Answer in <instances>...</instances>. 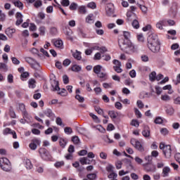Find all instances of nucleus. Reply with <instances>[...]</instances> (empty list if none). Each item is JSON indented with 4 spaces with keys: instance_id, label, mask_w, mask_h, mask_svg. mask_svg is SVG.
Returning a JSON list of instances; mask_svg holds the SVG:
<instances>
[{
    "instance_id": "obj_61",
    "label": "nucleus",
    "mask_w": 180,
    "mask_h": 180,
    "mask_svg": "<svg viewBox=\"0 0 180 180\" xmlns=\"http://www.w3.org/2000/svg\"><path fill=\"white\" fill-rule=\"evenodd\" d=\"M162 122H163V120L161 117H158L155 120V124H162Z\"/></svg>"
},
{
    "instance_id": "obj_24",
    "label": "nucleus",
    "mask_w": 180,
    "mask_h": 180,
    "mask_svg": "<svg viewBox=\"0 0 180 180\" xmlns=\"http://www.w3.org/2000/svg\"><path fill=\"white\" fill-rule=\"evenodd\" d=\"M98 78H101V79H102V81H106V79H108V73L105 72H100L98 75H97Z\"/></svg>"
},
{
    "instance_id": "obj_43",
    "label": "nucleus",
    "mask_w": 180,
    "mask_h": 180,
    "mask_svg": "<svg viewBox=\"0 0 180 180\" xmlns=\"http://www.w3.org/2000/svg\"><path fill=\"white\" fill-rule=\"evenodd\" d=\"M56 122L58 126H61L62 127H64V126H65L64 124H63V120L61 119V117H57L56 120Z\"/></svg>"
},
{
    "instance_id": "obj_46",
    "label": "nucleus",
    "mask_w": 180,
    "mask_h": 180,
    "mask_svg": "<svg viewBox=\"0 0 180 180\" xmlns=\"http://www.w3.org/2000/svg\"><path fill=\"white\" fill-rule=\"evenodd\" d=\"M87 8H89L90 9H96V4L91 1L87 4Z\"/></svg>"
},
{
    "instance_id": "obj_2",
    "label": "nucleus",
    "mask_w": 180,
    "mask_h": 180,
    "mask_svg": "<svg viewBox=\"0 0 180 180\" xmlns=\"http://www.w3.org/2000/svg\"><path fill=\"white\" fill-rule=\"evenodd\" d=\"M120 49L124 51V53H127V54H133V53H136L137 51V49L131 43V41H122L120 44H119Z\"/></svg>"
},
{
    "instance_id": "obj_1",
    "label": "nucleus",
    "mask_w": 180,
    "mask_h": 180,
    "mask_svg": "<svg viewBox=\"0 0 180 180\" xmlns=\"http://www.w3.org/2000/svg\"><path fill=\"white\" fill-rule=\"evenodd\" d=\"M147 46L152 53H159L161 49V42L158 39V35L151 34L148 37Z\"/></svg>"
},
{
    "instance_id": "obj_4",
    "label": "nucleus",
    "mask_w": 180,
    "mask_h": 180,
    "mask_svg": "<svg viewBox=\"0 0 180 180\" xmlns=\"http://www.w3.org/2000/svg\"><path fill=\"white\" fill-rule=\"evenodd\" d=\"M39 154L41 160H44V161H51V155L50 154V152L47 150V149L44 148H40L39 149Z\"/></svg>"
},
{
    "instance_id": "obj_32",
    "label": "nucleus",
    "mask_w": 180,
    "mask_h": 180,
    "mask_svg": "<svg viewBox=\"0 0 180 180\" xmlns=\"http://www.w3.org/2000/svg\"><path fill=\"white\" fill-rule=\"evenodd\" d=\"M156 77H157V73L155 72H152L150 75H149V80L151 82H154V81H155L156 79Z\"/></svg>"
},
{
    "instance_id": "obj_3",
    "label": "nucleus",
    "mask_w": 180,
    "mask_h": 180,
    "mask_svg": "<svg viewBox=\"0 0 180 180\" xmlns=\"http://www.w3.org/2000/svg\"><path fill=\"white\" fill-rule=\"evenodd\" d=\"M0 167L3 171L6 172H9L12 169V166L11 165V162L6 158H0Z\"/></svg>"
},
{
    "instance_id": "obj_38",
    "label": "nucleus",
    "mask_w": 180,
    "mask_h": 180,
    "mask_svg": "<svg viewBox=\"0 0 180 180\" xmlns=\"http://www.w3.org/2000/svg\"><path fill=\"white\" fill-rule=\"evenodd\" d=\"M64 131L65 134H68V135L72 134V128L70 127H65L64 128Z\"/></svg>"
},
{
    "instance_id": "obj_57",
    "label": "nucleus",
    "mask_w": 180,
    "mask_h": 180,
    "mask_svg": "<svg viewBox=\"0 0 180 180\" xmlns=\"http://www.w3.org/2000/svg\"><path fill=\"white\" fill-rule=\"evenodd\" d=\"M79 12L80 13H83L84 15H85V13H86V8H85L84 6H82L79 7Z\"/></svg>"
},
{
    "instance_id": "obj_35",
    "label": "nucleus",
    "mask_w": 180,
    "mask_h": 180,
    "mask_svg": "<svg viewBox=\"0 0 180 180\" xmlns=\"http://www.w3.org/2000/svg\"><path fill=\"white\" fill-rule=\"evenodd\" d=\"M39 32L40 36H46V27L44 26H41L39 27Z\"/></svg>"
},
{
    "instance_id": "obj_17",
    "label": "nucleus",
    "mask_w": 180,
    "mask_h": 180,
    "mask_svg": "<svg viewBox=\"0 0 180 180\" xmlns=\"http://www.w3.org/2000/svg\"><path fill=\"white\" fill-rule=\"evenodd\" d=\"M142 135L146 139H150V127L148 126H145L143 131Z\"/></svg>"
},
{
    "instance_id": "obj_54",
    "label": "nucleus",
    "mask_w": 180,
    "mask_h": 180,
    "mask_svg": "<svg viewBox=\"0 0 180 180\" xmlns=\"http://www.w3.org/2000/svg\"><path fill=\"white\" fill-rule=\"evenodd\" d=\"M72 141L74 143V144H79V138L77 136H73L72 138Z\"/></svg>"
},
{
    "instance_id": "obj_55",
    "label": "nucleus",
    "mask_w": 180,
    "mask_h": 180,
    "mask_svg": "<svg viewBox=\"0 0 180 180\" xmlns=\"http://www.w3.org/2000/svg\"><path fill=\"white\" fill-rule=\"evenodd\" d=\"M160 133L162 136H167L168 133H169V131L167 128H162L160 129Z\"/></svg>"
},
{
    "instance_id": "obj_5",
    "label": "nucleus",
    "mask_w": 180,
    "mask_h": 180,
    "mask_svg": "<svg viewBox=\"0 0 180 180\" xmlns=\"http://www.w3.org/2000/svg\"><path fill=\"white\" fill-rule=\"evenodd\" d=\"M160 149L162 150L163 154L166 158H171L172 154V149L169 145H165L162 143L160 144Z\"/></svg>"
},
{
    "instance_id": "obj_14",
    "label": "nucleus",
    "mask_w": 180,
    "mask_h": 180,
    "mask_svg": "<svg viewBox=\"0 0 180 180\" xmlns=\"http://www.w3.org/2000/svg\"><path fill=\"white\" fill-rule=\"evenodd\" d=\"M15 32L16 30L11 27H8L5 31L6 34H7L9 39H12V37H13V34H15Z\"/></svg>"
},
{
    "instance_id": "obj_36",
    "label": "nucleus",
    "mask_w": 180,
    "mask_h": 180,
    "mask_svg": "<svg viewBox=\"0 0 180 180\" xmlns=\"http://www.w3.org/2000/svg\"><path fill=\"white\" fill-rule=\"evenodd\" d=\"M108 115L111 119H116L117 117V112L114 110L109 111Z\"/></svg>"
},
{
    "instance_id": "obj_50",
    "label": "nucleus",
    "mask_w": 180,
    "mask_h": 180,
    "mask_svg": "<svg viewBox=\"0 0 180 180\" xmlns=\"http://www.w3.org/2000/svg\"><path fill=\"white\" fill-rule=\"evenodd\" d=\"M87 179L89 180H95L96 179V174L95 173H91L87 174Z\"/></svg>"
},
{
    "instance_id": "obj_34",
    "label": "nucleus",
    "mask_w": 180,
    "mask_h": 180,
    "mask_svg": "<svg viewBox=\"0 0 180 180\" xmlns=\"http://www.w3.org/2000/svg\"><path fill=\"white\" fill-rule=\"evenodd\" d=\"M102 70V67L100 65H97L96 66L94 67V72L96 74V75H98V74H99V72H101Z\"/></svg>"
},
{
    "instance_id": "obj_29",
    "label": "nucleus",
    "mask_w": 180,
    "mask_h": 180,
    "mask_svg": "<svg viewBox=\"0 0 180 180\" xmlns=\"http://www.w3.org/2000/svg\"><path fill=\"white\" fill-rule=\"evenodd\" d=\"M44 114L47 116V117H53L54 116V114L53 113V111H51V109H46L44 110Z\"/></svg>"
},
{
    "instance_id": "obj_51",
    "label": "nucleus",
    "mask_w": 180,
    "mask_h": 180,
    "mask_svg": "<svg viewBox=\"0 0 180 180\" xmlns=\"http://www.w3.org/2000/svg\"><path fill=\"white\" fill-rule=\"evenodd\" d=\"M54 166L56 167V168H61V167H64V161L56 162L54 164Z\"/></svg>"
},
{
    "instance_id": "obj_41",
    "label": "nucleus",
    "mask_w": 180,
    "mask_h": 180,
    "mask_svg": "<svg viewBox=\"0 0 180 180\" xmlns=\"http://www.w3.org/2000/svg\"><path fill=\"white\" fill-rule=\"evenodd\" d=\"M89 116H91L92 117L93 120H94V122H96V123H101V120H99L98 116H96L94 113H90Z\"/></svg>"
},
{
    "instance_id": "obj_31",
    "label": "nucleus",
    "mask_w": 180,
    "mask_h": 180,
    "mask_svg": "<svg viewBox=\"0 0 180 180\" xmlns=\"http://www.w3.org/2000/svg\"><path fill=\"white\" fill-rule=\"evenodd\" d=\"M79 162L82 164V165H89V164H91V162H88L87 157L81 158L79 159Z\"/></svg>"
},
{
    "instance_id": "obj_7",
    "label": "nucleus",
    "mask_w": 180,
    "mask_h": 180,
    "mask_svg": "<svg viewBox=\"0 0 180 180\" xmlns=\"http://www.w3.org/2000/svg\"><path fill=\"white\" fill-rule=\"evenodd\" d=\"M41 144V141L37 138H34L31 141V143L29 144L30 150L34 151L37 150V146Z\"/></svg>"
},
{
    "instance_id": "obj_45",
    "label": "nucleus",
    "mask_w": 180,
    "mask_h": 180,
    "mask_svg": "<svg viewBox=\"0 0 180 180\" xmlns=\"http://www.w3.org/2000/svg\"><path fill=\"white\" fill-rule=\"evenodd\" d=\"M42 5H43V2L41 1V0H37L34 4V8H40V6H41Z\"/></svg>"
},
{
    "instance_id": "obj_56",
    "label": "nucleus",
    "mask_w": 180,
    "mask_h": 180,
    "mask_svg": "<svg viewBox=\"0 0 180 180\" xmlns=\"http://www.w3.org/2000/svg\"><path fill=\"white\" fill-rule=\"evenodd\" d=\"M94 129H96V130H98V131H101V133H104L105 129H103V127L102 125H97L93 127Z\"/></svg>"
},
{
    "instance_id": "obj_13",
    "label": "nucleus",
    "mask_w": 180,
    "mask_h": 180,
    "mask_svg": "<svg viewBox=\"0 0 180 180\" xmlns=\"http://www.w3.org/2000/svg\"><path fill=\"white\" fill-rule=\"evenodd\" d=\"M3 134L4 136H6L8 134H12L13 139H17L16 132H15V131H13L9 128L4 129L3 131Z\"/></svg>"
},
{
    "instance_id": "obj_11",
    "label": "nucleus",
    "mask_w": 180,
    "mask_h": 180,
    "mask_svg": "<svg viewBox=\"0 0 180 180\" xmlns=\"http://www.w3.org/2000/svg\"><path fill=\"white\" fill-rule=\"evenodd\" d=\"M105 11H106V13H107L108 16H110L111 15H112L114 11H115V7L113 6V4H112V3L108 4L105 7Z\"/></svg>"
},
{
    "instance_id": "obj_9",
    "label": "nucleus",
    "mask_w": 180,
    "mask_h": 180,
    "mask_svg": "<svg viewBox=\"0 0 180 180\" xmlns=\"http://www.w3.org/2000/svg\"><path fill=\"white\" fill-rule=\"evenodd\" d=\"M15 18L17 19L15 25L20 26V25H22L23 22V14H22L20 12H17L15 14Z\"/></svg>"
},
{
    "instance_id": "obj_19",
    "label": "nucleus",
    "mask_w": 180,
    "mask_h": 180,
    "mask_svg": "<svg viewBox=\"0 0 180 180\" xmlns=\"http://www.w3.org/2000/svg\"><path fill=\"white\" fill-rule=\"evenodd\" d=\"M23 163L27 169H32V168H33V165L32 164V161H30V160L25 159Z\"/></svg>"
},
{
    "instance_id": "obj_47",
    "label": "nucleus",
    "mask_w": 180,
    "mask_h": 180,
    "mask_svg": "<svg viewBox=\"0 0 180 180\" xmlns=\"http://www.w3.org/2000/svg\"><path fill=\"white\" fill-rule=\"evenodd\" d=\"M161 100L165 102H168V101H171V97L165 94L161 96Z\"/></svg>"
},
{
    "instance_id": "obj_6",
    "label": "nucleus",
    "mask_w": 180,
    "mask_h": 180,
    "mask_svg": "<svg viewBox=\"0 0 180 180\" xmlns=\"http://www.w3.org/2000/svg\"><path fill=\"white\" fill-rule=\"evenodd\" d=\"M131 144L138 151H141V153H143L144 151V147L143 145H141V143L139 141V140L136 139H131Z\"/></svg>"
},
{
    "instance_id": "obj_40",
    "label": "nucleus",
    "mask_w": 180,
    "mask_h": 180,
    "mask_svg": "<svg viewBox=\"0 0 180 180\" xmlns=\"http://www.w3.org/2000/svg\"><path fill=\"white\" fill-rule=\"evenodd\" d=\"M175 112L174 110V108L169 106L166 109V112L167 115H169V116H172V114Z\"/></svg>"
},
{
    "instance_id": "obj_23",
    "label": "nucleus",
    "mask_w": 180,
    "mask_h": 180,
    "mask_svg": "<svg viewBox=\"0 0 180 180\" xmlns=\"http://www.w3.org/2000/svg\"><path fill=\"white\" fill-rule=\"evenodd\" d=\"M94 22H95V20H94V14H92V13L89 14L86 17V23H89V25H92V23H94Z\"/></svg>"
},
{
    "instance_id": "obj_62",
    "label": "nucleus",
    "mask_w": 180,
    "mask_h": 180,
    "mask_svg": "<svg viewBox=\"0 0 180 180\" xmlns=\"http://www.w3.org/2000/svg\"><path fill=\"white\" fill-rule=\"evenodd\" d=\"M136 105L139 109H143V108H144V103H143V101H141V100H138L136 102Z\"/></svg>"
},
{
    "instance_id": "obj_58",
    "label": "nucleus",
    "mask_w": 180,
    "mask_h": 180,
    "mask_svg": "<svg viewBox=\"0 0 180 180\" xmlns=\"http://www.w3.org/2000/svg\"><path fill=\"white\" fill-rule=\"evenodd\" d=\"M59 95H61V96H67L68 93L67 92V90L65 89H62L60 92L58 93Z\"/></svg>"
},
{
    "instance_id": "obj_28",
    "label": "nucleus",
    "mask_w": 180,
    "mask_h": 180,
    "mask_svg": "<svg viewBox=\"0 0 180 180\" xmlns=\"http://www.w3.org/2000/svg\"><path fill=\"white\" fill-rule=\"evenodd\" d=\"M133 18L134 17H131V25L133 26L134 29H139V27H140V24L139 23V21Z\"/></svg>"
},
{
    "instance_id": "obj_53",
    "label": "nucleus",
    "mask_w": 180,
    "mask_h": 180,
    "mask_svg": "<svg viewBox=\"0 0 180 180\" xmlns=\"http://www.w3.org/2000/svg\"><path fill=\"white\" fill-rule=\"evenodd\" d=\"M69 8L70 11H77V8H78V4H77V3H72Z\"/></svg>"
},
{
    "instance_id": "obj_21",
    "label": "nucleus",
    "mask_w": 180,
    "mask_h": 180,
    "mask_svg": "<svg viewBox=\"0 0 180 180\" xmlns=\"http://www.w3.org/2000/svg\"><path fill=\"white\" fill-rule=\"evenodd\" d=\"M22 116L23 118L25 119V122H27V123H30L33 120V118L27 112H25L24 114H22Z\"/></svg>"
},
{
    "instance_id": "obj_49",
    "label": "nucleus",
    "mask_w": 180,
    "mask_h": 180,
    "mask_svg": "<svg viewBox=\"0 0 180 180\" xmlns=\"http://www.w3.org/2000/svg\"><path fill=\"white\" fill-rule=\"evenodd\" d=\"M51 34H52L53 36H56L58 33V30H57V27H52L50 29Z\"/></svg>"
},
{
    "instance_id": "obj_52",
    "label": "nucleus",
    "mask_w": 180,
    "mask_h": 180,
    "mask_svg": "<svg viewBox=\"0 0 180 180\" xmlns=\"http://www.w3.org/2000/svg\"><path fill=\"white\" fill-rule=\"evenodd\" d=\"M75 99H77V101H79L80 103H82L85 101V98H84V97L81 96L79 94H77L75 96Z\"/></svg>"
},
{
    "instance_id": "obj_8",
    "label": "nucleus",
    "mask_w": 180,
    "mask_h": 180,
    "mask_svg": "<svg viewBox=\"0 0 180 180\" xmlns=\"http://www.w3.org/2000/svg\"><path fill=\"white\" fill-rule=\"evenodd\" d=\"M136 9H137V8H136V6H130L129 9L128 10V11L127 13V22H131V20H133V19L131 18H134L135 15L133 14L132 12H134V11H136Z\"/></svg>"
},
{
    "instance_id": "obj_20",
    "label": "nucleus",
    "mask_w": 180,
    "mask_h": 180,
    "mask_svg": "<svg viewBox=\"0 0 180 180\" xmlns=\"http://www.w3.org/2000/svg\"><path fill=\"white\" fill-rule=\"evenodd\" d=\"M145 169L147 171V172H155L156 168L154 165H146Z\"/></svg>"
},
{
    "instance_id": "obj_37",
    "label": "nucleus",
    "mask_w": 180,
    "mask_h": 180,
    "mask_svg": "<svg viewBox=\"0 0 180 180\" xmlns=\"http://www.w3.org/2000/svg\"><path fill=\"white\" fill-rule=\"evenodd\" d=\"M59 144L62 148H65V146H67V141L64 139H60Z\"/></svg>"
},
{
    "instance_id": "obj_16",
    "label": "nucleus",
    "mask_w": 180,
    "mask_h": 180,
    "mask_svg": "<svg viewBox=\"0 0 180 180\" xmlns=\"http://www.w3.org/2000/svg\"><path fill=\"white\" fill-rule=\"evenodd\" d=\"M163 26H167V20H160L156 23V27L160 30H162V29H164Z\"/></svg>"
},
{
    "instance_id": "obj_60",
    "label": "nucleus",
    "mask_w": 180,
    "mask_h": 180,
    "mask_svg": "<svg viewBox=\"0 0 180 180\" xmlns=\"http://www.w3.org/2000/svg\"><path fill=\"white\" fill-rule=\"evenodd\" d=\"M0 70H3V71H8V66L4 63H0Z\"/></svg>"
},
{
    "instance_id": "obj_15",
    "label": "nucleus",
    "mask_w": 180,
    "mask_h": 180,
    "mask_svg": "<svg viewBox=\"0 0 180 180\" xmlns=\"http://www.w3.org/2000/svg\"><path fill=\"white\" fill-rule=\"evenodd\" d=\"M123 35H124V39H119L118 40V44H120V43L122 41H130V32H127V31H124L123 32Z\"/></svg>"
},
{
    "instance_id": "obj_26",
    "label": "nucleus",
    "mask_w": 180,
    "mask_h": 180,
    "mask_svg": "<svg viewBox=\"0 0 180 180\" xmlns=\"http://www.w3.org/2000/svg\"><path fill=\"white\" fill-rule=\"evenodd\" d=\"M169 172H171L169 167H165L162 169V175L164 178H165V176H168V175H169Z\"/></svg>"
},
{
    "instance_id": "obj_30",
    "label": "nucleus",
    "mask_w": 180,
    "mask_h": 180,
    "mask_svg": "<svg viewBox=\"0 0 180 180\" xmlns=\"http://www.w3.org/2000/svg\"><path fill=\"white\" fill-rule=\"evenodd\" d=\"M71 70L73 71V72H79V71L82 70V68L78 65H73L71 67Z\"/></svg>"
},
{
    "instance_id": "obj_25",
    "label": "nucleus",
    "mask_w": 180,
    "mask_h": 180,
    "mask_svg": "<svg viewBox=\"0 0 180 180\" xmlns=\"http://www.w3.org/2000/svg\"><path fill=\"white\" fill-rule=\"evenodd\" d=\"M55 47H58V49H64V44L63 40L58 39L54 42Z\"/></svg>"
},
{
    "instance_id": "obj_33",
    "label": "nucleus",
    "mask_w": 180,
    "mask_h": 180,
    "mask_svg": "<svg viewBox=\"0 0 180 180\" xmlns=\"http://www.w3.org/2000/svg\"><path fill=\"white\" fill-rule=\"evenodd\" d=\"M13 5H15V6H16L17 8H19V9H20L22 11V9H23V3H22L20 1H13Z\"/></svg>"
},
{
    "instance_id": "obj_64",
    "label": "nucleus",
    "mask_w": 180,
    "mask_h": 180,
    "mask_svg": "<svg viewBox=\"0 0 180 180\" xmlns=\"http://www.w3.org/2000/svg\"><path fill=\"white\" fill-rule=\"evenodd\" d=\"M60 4L63 6H69L70 0H61Z\"/></svg>"
},
{
    "instance_id": "obj_44",
    "label": "nucleus",
    "mask_w": 180,
    "mask_h": 180,
    "mask_svg": "<svg viewBox=\"0 0 180 180\" xmlns=\"http://www.w3.org/2000/svg\"><path fill=\"white\" fill-rule=\"evenodd\" d=\"M31 52L32 53V54H37L38 57H41V54H40V51H39V49L36 48H32L31 50Z\"/></svg>"
},
{
    "instance_id": "obj_10",
    "label": "nucleus",
    "mask_w": 180,
    "mask_h": 180,
    "mask_svg": "<svg viewBox=\"0 0 180 180\" xmlns=\"http://www.w3.org/2000/svg\"><path fill=\"white\" fill-rule=\"evenodd\" d=\"M65 36L66 37L67 40H70L72 41L74 40V37H72V30L70 28H66L65 30L63 32Z\"/></svg>"
},
{
    "instance_id": "obj_39",
    "label": "nucleus",
    "mask_w": 180,
    "mask_h": 180,
    "mask_svg": "<svg viewBox=\"0 0 180 180\" xmlns=\"http://www.w3.org/2000/svg\"><path fill=\"white\" fill-rule=\"evenodd\" d=\"M5 20H6V15L0 10V22H5Z\"/></svg>"
},
{
    "instance_id": "obj_42",
    "label": "nucleus",
    "mask_w": 180,
    "mask_h": 180,
    "mask_svg": "<svg viewBox=\"0 0 180 180\" xmlns=\"http://www.w3.org/2000/svg\"><path fill=\"white\" fill-rule=\"evenodd\" d=\"M18 108L19 110L22 111V115L25 113V112H27L26 111V106L23 103L18 104Z\"/></svg>"
},
{
    "instance_id": "obj_18",
    "label": "nucleus",
    "mask_w": 180,
    "mask_h": 180,
    "mask_svg": "<svg viewBox=\"0 0 180 180\" xmlns=\"http://www.w3.org/2000/svg\"><path fill=\"white\" fill-rule=\"evenodd\" d=\"M51 85L53 91H60V86H58V81L51 80Z\"/></svg>"
},
{
    "instance_id": "obj_48",
    "label": "nucleus",
    "mask_w": 180,
    "mask_h": 180,
    "mask_svg": "<svg viewBox=\"0 0 180 180\" xmlns=\"http://www.w3.org/2000/svg\"><path fill=\"white\" fill-rule=\"evenodd\" d=\"M131 126H134V127H139V126H140V123L137 120H132L131 122Z\"/></svg>"
},
{
    "instance_id": "obj_27",
    "label": "nucleus",
    "mask_w": 180,
    "mask_h": 180,
    "mask_svg": "<svg viewBox=\"0 0 180 180\" xmlns=\"http://www.w3.org/2000/svg\"><path fill=\"white\" fill-rule=\"evenodd\" d=\"M28 86L32 89H34V88H36V80H34V79H30L28 81Z\"/></svg>"
},
{
    "instance_id": "obj_59",
    "label": "nucleus",
    "mask_w": 180,
    "mask_h": 180,
    "mask_svg": "<svg viewBox=\"0 0 180 180\" xmlns=\"http://www.w3.org/2000/svg\"><path fill=\"white\" fill-rule=\"evenodd\" d=\"M138 6H139L140 9L142 11L143 13H146L148 8L146 6H143L141 4H138Z\"/></svg>"
},
{
    "instance_id": "obj_22",
    "label": "nucleus",
    "mask_w": 180,
    "mask_h": 180,
    "mask_svg": "<svg viewBox=\"0 0 180 180\" xmlns=\"http://www.w3.org/2000/svg\"><path fill=\"white\" fill-rule=\"evenodd\" d=\"M72 56L75 60H77V61H81L82 59V56H81V52L78 51V50H76L75 52L72 53Z\"/></svg>"
},
{
    "instance_id": "obj_12",
    "label": "nucleus",
    "mask_w": 180,
    "mask_h": 180,
    "mask_svg": "<svg viewBox=\"0 0 180 180\" xmlns=\"http://www.w3.org/2000/svg\"><path fill=\"white\" fill-rule=\"evenodd\" d=\"M27 63H29L33 67V68H39L40 67V63H37V61L34 60L32 58H28L26 60Z\"/></svg>"
},
{
    "instance_id": "obj_63",
    "label": "nucleus",
    "mask_w": 180,
    "mask_h": 180,
    "mask_svg": "<svg viewBox=\"0 0 180 180\" xmlns=\"http://www.w3.org/2000/svg\"><path fill=\"white\" fill-rule=\"evenodd\" d=\"M7 81L9 84H13V75L12 74H9L7 77Z\"/></svg>"
}]
</instances>
